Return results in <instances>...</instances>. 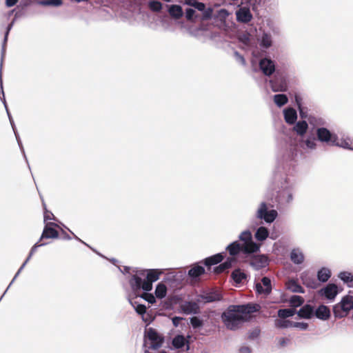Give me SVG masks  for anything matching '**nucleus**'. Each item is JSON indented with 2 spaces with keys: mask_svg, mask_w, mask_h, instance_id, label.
I'll list each match as a JSON object with an SVG mask.
<instances>
[{
  "mask_svg": "<svg viewBox=\"0 0 353 353\" xmlns=\"http://www.w3.org/2000/svg\"><path fill=\"white\" fill-rule=\"evenodd\" d=\"M328 123L323 117H311L310 130L302 138L301 142L283 132L276 136V166L272 176V188L276 191L277 209L283 210L293 200L294 173L296 172L301 148L306 151L337 145L338 134L328 129Z\"/></svg>",
  "mask_w": 353,
  "mask_h": 353,
  "instance_id": "f257e3e1",
  "label": "nucleus"
},
{
  "mask_svg": "<svg viewBox=\"0 0 353 353\" xmlns=\"http://www.w3.org/2000/svg\"><path fill=\"white\" fill-rule=\"evenodd\" d=\"M252 66L254 72H261L266 77L274 74L272 79H265V81L274 92L287 91L293 81L294 74L290 67L286 65L276 67V61L271 58L262 59L256 66L252 61Z\"/></svg>",
  "mask_w": 353,
  "mask_h": 353,
  "instance_id": "f03ea898",
  "label": "nucleus"
},
{
  "mask_svg": "<svg viewBox=\"0 0 353 353\" xmlns=\"http://www.w3.org/2000/svg\"><path fill=\"white\" fill-rule=\"evenodd\" d=\"M224 256L225 252H221L193 263L192 267L186 272V277L196 281L203 274L223 272L225 270L232 268V264L234 263V259L232 258H226L222 262Z\"/></svg>",
  "mask_w": 353,
  "mask_h": 353,
  "instance_id": "7ed1b4c3",
  "label": "nucleus"
},
{
  "mask_svg": "<svg viewBox=\"0 0 353 353\" xmlns=\"http://www.w3.org/2000/svg\"><path fill=\"white\" fill-rule=\"evenodd\" d=\"M238 305H230L221 314V320L225 328L230 331L240 330L248 322V317L243 316Z\"/></svg>",
  "mask_w": 353,
  "mask_h": 353,
  "instance_id": "20e7f679",
  "label": "nucleus"
},
{
  "mask_svg": "<svg viewBox=\"0 0 353 353\" xmlns=\"http://www.w3.org/2000/svg\"><path fill=\"white\" fill-rule=\"evenodd\" d=\"M272 34L266 31H263L258 39V44L252 47V55L258 62L264 58H268L269 50L273 46ZM259 63H258L259 64Z\"/></svg>",
  "mask_w": 353,
  "mask_h": 353,
  "instance_id": "39448f33",
  "label": "nucleus"
},
{
  "mask_svg": "<svg viewBox=\"0 0 353 353\" xmlns=\"http://www.w3.org/2000/svg\"><path fill=\"white\" fill-rule=\"evenodd\" d=\"M165 13H161L158 17V21L165 28H168L173 23V20L176 22V20L182 17L183 15V11L181 6L179 4H165Z\"/></svg>",
  "mask_w": 353,
  "mask_h": 353,
  "instance_id": "423d86ee",
  "label": "nucleus"
},
{
  "mask_svg": "<svg viewBox=\"0 0 353 353\" xmlns=\"http://www.w3.org/2000/svg\"><path fill=\"white\" fill-rule=\"evenodd\" d=\"M143 268H134L132 274L128 278V283L130 287V292L128 294H135L137 292H148V290L145 288L146 281L144 278Z\"/></svg>",
  "mask_w": 353,
  "mask_h": 353,
  "instance_id": "0eeeda50",
  "label": "nucleus"
},
{
  "mask_svg": "<svg viewBox=\"0 0 353 353\" xmlns=\"http://www.w3.org/2000/svg\"><path fill=\"white\" fill-rule=\"evenodd\" d=\"M165 3H163L158 0H149L147 2L136 1V13L141 14L146 19L150 18V11L161 12L163 13Z\"/></svg>",
  "mask_w": 353,
  "mask_h": 353,
  "instance_id": "6e6552de",
  "label": "nucleus"
},
{
  "mask_svg": "<svg viewBox=\"0 0 353 353\" xmlns=\"http://www.w3.org/2000/svg\"><path fill=\"white\" fill-rule=\"evenodd\" d=\"M276 210L273 208L271 203L262 201L255 212V219L263 221L268 224L272 223L278 217Z\"/></svg>",
  "mask_w": 353,
  "mask_h": 353,
  "instance_id": "1a4fd4ad",
  "label": "nucleus"
},
{
  "mask_svg": "<svg viewBox=\"0 0 353 353\" xmlns=\"http://www.w3.org/2000/svg\"><path fill=\"white\" fill-rule=\"evenodd\" d=\"M225 256L222 262H223L226 258H232L234 259V263L232 264V267L238 263V260L236 256L240 254H254L250 251V248H247L246 245L240 243V241L235 240L229 243L225 247Z\"/></svg>",
  "mask_w": 353,
  "mask_h": 353,
  "instance_id": "9d476101",
  "label": "nucleus"
},
{
  "mask_svg": "<svg viewBox=\"0 0 353 353\" xmlns=\"http://www.w3.org/2000/svg\"><path fill=\"white\" fill-rule=\"evenodd\" d=\"M343 290L341 285H336L332 281L328 282L325 286L321 288L318 291V294L320 296L325 298L329 303L335 301L336 296L340 294Z\"/></svg>",
  "mask_w": 353,
  "mask_h": 353,
  "instance_id": "9b49d317",
  "label": "nucleus"
},
{
  "mask_svg": "<svg viewBox=\"0 0 353 353\" xmlns=\"http://www.w3.org/2000/svg\"><path fill=\"white\" fill-rule=\"evenodd\" d=\"M242 33L237 36L239 46L243 50H251V37L256 34L257 26L250 25L249 28H243Z\"/></svg>",
  "mask_w": 353,
  "mask_h": 353,
  "instance_id": "f8f14e48",
  "label": "nucleus"
},
{
  "mask_svg": "<svg viewBox=\"0 0 353 353\" xmlns=\"http://www.w3.org/2000/svg\"><path fill=\"white\" fill-rule=\"evenodd\" d=\"M237 240L242 245H245L247 248H250V251L254 254L260 252L261 243L258 244L256 241H253L252 234L250 229L242 231L239 235Z\"/></svg>",
  "mask_w": 353,
  "mask_h": 353,
  "instance_id": "ddd939ff",
  "label": "nucleus"
},
{
  "mask_svg": "<svg viewBox=\"0 0 353 353\" xmlns=\"http://www.w3.org/2000/svg\"><path fill=\"white\" fill-rule=\"evenodd\" d=\"M254 290L257 295H262L265 297L270 296L272 291V280L270 276H263L261 283L254 282Z\"/></svg>",
  "mask_w": 353,
  "mask_h": 353,
  "instance_id": "4468645a",
  "label": "nucleus"
},
{
  "mask_svg": "<svg viewBox=\"0 0 353 353\" xmlns=\"http://www.w3.org/2000/svg\"><path fill=\"white\" fill-rule=\"evenodd\" d=\"M147 337L150 341L149 349L158 350L162 347L164 337L155 328L150 327L147 329Z\"/></svg>",
  "mask_w": 353,
  "mask_h": 353,
  "instance_id": "2eb2a0df",
  "label": "nucleus"
},
{
  "mask_svg": "<svg viewBox=\"0 0 353 353\" xmlns=\"http://www.w3.org/2000/svg\"><path fill=\"white\" fill-rule=\"evenodd\" d=\"M235 15L236 21L242 23L243 28H249L250 25H254L252 23L253 15L249 7L243 6L239 8L236 10Z\"/></svg>",
  "mask_w": 353,
  "mask_h": 353,
  "instance_id": "dca6fc26",
  "label": "nucleus"
},
{
  "mask_svg": "<svg viewBox=\"0 0 353 353\" xmlns=\"http://www.w3.org/2000/svg\"><path fill=\"white\" fill-rule=\"evenodd\" d=\"M210 315L208 314H193L188 318V324L195 331L201 330L206 323H208Z\"/></svg>",
  "mask_w": 353,
  "mask_h": 353,
  "instance_id": "f3484780",
  "label": "nucleus"
},
{
  "mask_svg": "<svg viewBox=\"0 0 353 353\" xmlns=\"http://www.w3.org/2000/svg\"><path fill=\"white\" fill-rule=\"evenodd\" d=\"M143 275L146 284L145 288L151 292L153 288V283L160 279V275L162 273L161 269H144Z\"/></svg>",
  "mask_w": 353,
  "mask_h": 353,
  "instance_id": "a211bd4d",
  "label": "nucleus"
},
{
  "mask_svg": "<svg viewBox=\"0 0 353 353\" xmlns=\"http://www.w3.org/2000/svg\"><path fill=\"white\" fill-rule=\"evenodd\" d=\"M311 117H319L318 116H310L309 120H306V119H300L299 121L296 120V122L293 124L294 125V126H293L294 130L296 132V133L298 135L301 136V138L305 137L307 134L308 131L310 130ZM288 135L292 137V135H290V134H288ZM292 137H293V136H292ZM295 139H296L300 142H301V141H302V139H301V140L298 139L296 137H295Z\"/></svg>",
  "mask_w": 353,
  "mask_h": 353,
  "instance_id": "6ab92c4d",
  "label": "nucleus"
},
{
  "mask_svg": "<svg viewBox=\"0 0 353 353\" xmlns=\"http://www.w3.org/2000/svg\"><path fill=\"white\" fill-rule=\"evenodd\" d=\"M192 7L196 12H200L199 14L201 20L205 21L212 18L213 8L210 6L207 7L205 3L197 1Z\"/></svg>",
  "mask_w": 353,
  "mask_h": 353,
  "instance_id": "aec40b11",
  "label": "nucleus"
},
{
  "mask_svg": "<svg viewBox=\"0 0 353 353\" xmlns=\"http://www.w3.org/2000/svg\"><path fill=\"white\" fill-rule=\"evenodd\" d=\"M186 278L185 271H179L174 273H170L163 279V281L167 282L170 286H177L183 283Z\"/></svg>",
  "mask_w": 353,
  "mask_h": 353,
  "instance_id": "412c9836",
  "label": "nucleus"
},
{
  "mask_svg": "<svg viewBox=\"0 0 353 353\" xmlns=\"http://www.w3.org/2000/svg\"><path fill=\"white\" fill-rule=\"evenodd\" d=\"M314 305H310L308 303L303 304L299 310H296V319H311L314 318Z\"/></svg>",
  "mask_w": 353,
  "mask_h": 353,
  "instance_id": "4be33fe9",
  "label": "nucleus"
},
{
  "mask_svg": "<svg viewBox=\"0 0 353 353\" xmlns=\"http://www.w3.org/2000/svg\"><path fill=\"white\" fill-rule=\"evenodd\" d=\"M248 264L254 270L259 271L268 266L269 259L265 254H261L259 256H256L254 260L250 261Z\"/></svg>",
  "mask_w": 353,
  "mask_h": 353,
  "instance_id": "5701e85b",
  "label": "nucleus"
},
{
  "mask_svg": "<svg viewBox=\"0 0 353 353\" xmlns=\"http://www.w3.org/2000/svg\"><path fill=\"white\" fill-rule=\"evenodd\" d=\"M331 316V312L329 307L323 304L319 305L317 307L314 306V317L321 320L327 321Z\"/></svg>",
  "mask_w": 353,
  "mask_h": 353,
  "instance_id": "b1692460",
  "label": "nucleus"
},
{
  "mask_svg": "<svg viewBox=\"0 0 353 353\" xmlns=\"http://www.w3.org/2000/svg\"><path fill=\"white\" fill-rule=\"evenodd\" d=\"M134 298L132 294H128L127 299L129 303L132 306L136 313L140 316H143L147 312V307L145 304L139 303L137 299Z\"/></svg>",
  "mask_w": 353,
  "mask_h": 353,
  "instance_id": "393cba45",
  "label": "nucleus"
},
{
  "mask_svg": "<svg viewBox=\"0 0 353 353\" xmlns=\"http://www.w3.org/2000/svg\"><path fill=\"white\" fill-rule=\"evenodd\" d=\"M199 305L194 301H185L180 305L179 312L183 314H195L199 310Z\"/></svg>",
  "mask_w": 353,
  "mask_h": 353,
  "instance_id": "a878e982",
  "label": "nucleus"
},
{
  "mask_svg": "<svg viewBox=\"0 0 353 353\" xmlns=\"http://www.w3.org/2000/svg\"><path fill=\"white\" fill-rule=\"evenodd\" d=\"M290 259L294 265H300L305 261V255L300 248H293L290 252Z\"/></svg>",
  "mask_w": 353,
  "mask_h": 353,
  "instance_id": "bb28decb",
  "label": "nucleus"
},
{
  "mask_svg": "<svg viewBox=\"0 0 353 353\" xmlns=\"http://www.w3.org/2000/svg\"><path fill=\"white\" fill-rule=\"evenodd\" d=\"M332 276L331 270L325 266H322L316 272V279L319 283H326Z\"/></svg>",
  "mask_w": 353,
  "mask_h": 353,
  "instance_id": "cd10ccee",
  "label": "nucleus"
},
{
  "mask_svg": "<svg viewBox=\"0 0 353 353\" xmlns=\"http://www.w3.org/2000/svg\"><path fill=\"white\" fill-rule=\"evenodd\" d=\"M337 304L340 305L342 310L347 312L353 310V295L352 292H348L346 295H344Z\"/></svg>",
  "mask_w": 353,
  "mask_h": 353,
  "instance_id": "c85d7f7f",
  "label": "nucleus"
},
{
  "mask_svg": "<svg viewBox=\"0 0 353 353\" xmlns=\"http://www.w3.org/2000/svg\"><path fill=\"white\" fill-rule=\"evenodd\" d=\"M283 114L285 121L289 124H294L297 120V110L293 108L287 107L283 109Z\"/></svg>",
  "mask_w": 353,
  "mask_h": 353,
  "instance_id": "c756f323",
  "label": "nucleus"
},
{
  "mask_svg": "<svg viewBox=\"0 0 353 353\" xmlns=\"http://www.w3.org/2000/svg\"><path fill=\"white\" fill-rule=\"evenodd\" d=\"M301 279L303 283V285L309 289L316 290L319 287V283L317 281V279H314L312 276H310L307 275L306 272H303L301 274Z\"/></svg>",
  "mask_w": 353,
  "mask_h": 353,
  "instance_id": "7c9ffc66",
  "label": "nucleus"
},
{
  "mask_svg": "<svg viewBox=\"0 0 353 353\" xmlns=\"http://www.w3.org/2000/svg\"><path fill=\"white\" fill-rule=\"evenodd\" d=\"M59 232L54 228H43L42 233L40 236L39 241L46 239H59Z\"/></svg>",
  "mask_w": 353,
  "mask_h": 353,
  "instance_id": "2f4dec72",
  "label": "nucleus"
},
{
  "mask_svg": "<svg viewBox=\"0 0 353 353\" xmlns=\"http://www.w3.org/2000/svg\"><path fill=\"white\" fill-rule=\"evenodd\" d=\"M231 276L234 281L235 286L238 287L244 281L248 280V274L238 268L232 272Z\"/></svg>",
  "mask_w": 353,
  "mask_h": 353,
  "instance_id": "473e14b6",
  "label": "nucleus"
},
{
  "mask_svg": "<svg viewBox=\"0 0 353 353\" xmlns=\"http://www.w3.org/2000/svg\"><path fill=\"white\" fill-rule=\"evenodd\" d=\"M185 342H187V340L185 339L183 334L179 332L172 339V347H170V350H174L180 349L185 345Z\"/></svg>",
  "mask_w": 353,
  "mask_h": 353,
  "instance_id": "72a5a7b5",
  "label": "nucleus"
},
{
  "mask_svg": "<svg viewBox=\"0 0 353 353\" xmlns=\"http://www.w3.org/2000/svg\"><path fill=\"white\" fill-rule=\"evenodd\" d=\"M238 306L243 315V316L248 317V315L254 313L259 310V306L257 304L252 303H248L246 304H238Z\"/></svg>",
  "mask_w": 353,
  "mask_h": 353,
  "instance_id": "f704fd0d",
  "label": "nucleus"
},
{
  "mask_svg": "<svg viewBox=\"0 0 353 353\" xmlns=\"http://www.w3.org/2000/svg\"><path fill=\"white\" fill-rule=\"evenodd\" d=\"M289 97L292 103L296 108H299L303 103V95L301 92L296 90H292L289 92Z\"/></svg>",
  "mask_w": 353,
  "mask_h": 353,
  "instance_id": "c9c22d12",
  "label": "nucleus"
},
{
  "mask_svg": "<svg viewBox=\"0 0 353 353\" xmlns=\"http://www.w3.org/2000/svg\"><path fill=\"white\" fill-rule=\"evenodd\" d=\"M337 276L348 288H353V274L352 272L341 271Z\"/></svg>",
  "mask_w": 353,
  "mask_h": 353,
  "instance_id": "e433bc0d",
  "label": "nucleus"
},
{
  "mask_svg": "<svg viewBox=\"0 0 353 353\" xmlns=\"http://www.w3.org/2000/svg\"><path fill=\"white\" fill-rule=\"evenodd\" d=\"M201 300L203 303H210L220 300V296L216 292H204L200 295Z\"/></svg>",
  "mask_w": 353,
  "mask_h": 353,
  "instance_id": "4c0bfd02",
  "label": "nucleus"
},
{
  "mask_svg": "<svg viewBox=\"0 0 353 353\" xmlns=\"http://www.w3.org/2000/svg\"><path fill=\"white\" fill-rule=\"evenodd\" d=\"M203 31L205 36L209 37L211 40L216 41V38L221 37V34L218 31H211L203 26L196 27L195 32Z\"/></svg>",
  "mask_w": 353,
  "mask_h": 353,
  "instance_id": "58836bf2",
  "label": "nucleus"
},
{
  "mask_svg": "<svg viewBox=\"0 0 353 353\" xmlns=\"http://www.w3.org/2000/svg\"><path fill=\"white\" fill-rule=\"evenodd\" d=\"M273 101L274 104L280 108L288 103L289 98L283 93L275 94L273 95Z\"/></svg>",
  "mask_w": 353,
  "mask_h": 353,
  "instance_id": "ea45409f",
  "label": "nucleus"
},
{
  "mask_svg": "<svg viewBox=\"0 0 353 353\" xmlns=\"http://www.w3.org/2000/svg\"><path fill=\"white\" fill-rule=\"evenodd\" d=\"M269 236V230L265 226H260L256 229L254 233L256 240L263 242Z\"/></svg>",
  "mask_w": 353,
  "mask_h": 353,
  "instance_id": "a19ab883",
  "label": "nucleus"
},
{
  "mask_svg": "<svg viewBox=\"0 0 353 353\" xmlns=\"http://www.w3.org/2000/svg\"><path fill=\"white\" fill-rule=\"evenodd\" d=\"M185 17L191 21L196 22L201 21L199 14L195 11L193 7H188L185 10Z\"/></svg>",
  "mask_w": 353,
  "mask_h": 353,
  "instance_id": "79ce46f5",
  "label": "nucleus"
},
{
  "mask_svg": "<svg viewBox=\"0 0 353 353\" xmlns=\"http://www.w3.org/2000/svg\"><path fill=\"white\" fill-rule=\"evenodd\" d=\"M230 15L229 11L225 8H221L216 11V13L212 12V18L211 19H214L215 21L222 22L226 19V18Z\"/></svg>",
  "mask_w": 353,
  "mask_h": 353,
  "instance_id": "37998d69",
  "label": "nucleus"
},
{
  "mask_svg": "<svg viewBox=\"0 0 353 353\" xmlns=\"http://www.w3.org/2000/svg\"><path fill=\"white\" fill-rule=\"evenodd\" d=\"M154 294H155V297L158 298L159 299H165L167 296V288L162 283V281L158 283L156 285Z\"/></svg>",
  "mask_w": 353,
  "mask_h": 353,
  "instance_id": "c03bdc74",
  "label": "nucleus"
},
{
  "mask_svg": "<svg viewBox=\"0 0 353 353\" xmlns=\"http://www.w3.org/2000/svg\"><path fill=\"white\" fill-rule=\"evenodd\" d=\"M133 297L141 298L150 304H154L156 303V297L152 294H151L150 292H143L142 294H141V292H137L133 295Z\"/></svg>",
  "mask_w": 353,
  "mask_h": 353,
  "instance_id": "a18cd8bd",
  "label": "nucleus"
},
{
  "mask_svg": "<svg viewBox=\"0 0 353 353\" xmlns=\"http://www.w3.org/2000/svg\"><path fill=\"white\" fill-rule=\"evenodd\" d=\"M294 321L289 319H279L275 320V327L279 330H284L289 327H293Z\"/></svg>",
  "mask_w": 353,
  "mask_h": 353,
  "instance_id": "49530a36",
  "label": "nucleus"
},
{
  "mask_svg": "<svg viewBox=\"0 0 353 353\" xmlns=\"http://www.w3.org/2000/svg\"><path fill=\"white\" fill-rule=\"evenodd\" d=\"M278 316L281 319H285L293 317L295 314H296V310L294 309H279L277 311Z\"/></svg>",
  "mask_w": 353,
  "mask_h": 353,
  "instance_id": "de8ad7c7",
  "label": "nucleus"
},
{
  "mask_svg": "<svg viewBox=\"0 0 353 353\" xmlns=\"http://www.w3.org/2000/svg\"><path fill=\"white\" fill-rule=\"evenodd\" d=\"M304 300L301 296L294 294L290 297L289 304L292 307L296 308L303 304Z\"/></svg>",
  "mask_w": 353,
  "mask_h": 353,
  "instance_id": "09e8293b",
  "label": "nucleus"
},
{
  "mask_svg": "<svg viewBox=\"0 0 353 353\" xmlns=\"http://www.w3.org/2000/svg\"><path fill=\"white\" fill-rule=\"evenodd\" d=\"M8 40V35L3 36V39L1 44V59H0V73L3 72V64L4 57L6 56V45Z\"/></svg>",
  "mask_w": 353,
  "mask_h": 353,
  "instance_id": "8fccbe9b",
  "label": "nucleus"
},
{
  "mask_svg": "<svg viewBox=\"0 0 353 353\" xmlns=\"http://www.w3.org/2000/svg\"><path fill=\"white\" fill-rule=\"evenodd\" d=\"M288 290L294 293H305V289L301 284L295 281H292L288 287Z\"/></svg>",
  "mask_w": 353,
  "mask_h": 353,
  "instance_id": "3c124183",
  "label": "nucleus"
},
{
  "mask_svg": "<svg viewBox=\"0 0 353 353\" xmlns=\"http://www.w3.org/2000/svg\"><path fill=\"white\" fill-rule=\"evenodd\" d=\"M332 312L334 316L336 319H342L345 317L347 313V312L342 310L341 307H340V305L337 303L332 307Z\"/></svg>",
  "mask_w": 353,
  "mask_h": 353,
  "instance_id": "603ef678",
  "label": "nucleus"
},
{
  "mask_svg": "<svg viewBox=\"0 0 353 353\" xmlns=\"http://www.w3.org/2000/svg\"><path fill=\"white\" fill-rule=\"evenodd\" d=\"M248 339L250 341H255L259 339L261 335V329L259 326L255 327L252 330H249L247 333Z\"/></svg>",
  "mask_w": 353,
  "mask_h": 353,
  "instance_id": "864d4df0",
  "label": "nucleus"
},
{
  "mask_svg": "<svg viewBox=\"0 0 353 353\" xmlns=\"http://www.w3.org/2000/svg\"><path fill=\"white\" fill-rule=\"evenodd\" d=\"M297 110L299 111L300 119L309 120L310 116H314L312 114H308V108L304 105H302L299 108H297Z\"/></svg>",
  "mask_w": 353,
  "mask_h": 353,
  "instance_id": "5fc2aeb1",
  "label": "nucleus"
},
{
  "mask_svg": "<svg viewBox=\"0 0 353 353\" xmlns=\"http://www.w3.org/2000/svg\"><path fill=\"white\" fill-rule=\"evenodd\" d=\"M337 145H334V147L341 148L343 149L349 150L353 151V146L351 145L347 140L341 139L340 141L339 137H338V140L336 141Z\"/></svg>",
  "mask_w": 353,
  "mask_h": 353,
  "instance_id": "6e6d98bb",
  "label": "nucleus"
},
{
  "mask_svg": "<svg viewBox=\"0 0 353 353\" xmlns=\"http://www.w3.org/2000/svg\"><path fill=\"white\" fill-rule=\"evenodd\" d=\"M118 270L121 272L123 275L127 276V279L130 278V275L132 274V270L134 268L128 265L123 266H117Z\"/></svg>",
  "mask_w": 353,
  "mask_h": 353,
  "instance_id": "4d7b16f0",
  "label": "nucleus"
},
{
  "mask_svg": "<svg viewBox=\"0 0 353 353\" xmlns=\"http://www.w3.org/2000/svg\"><path fill=\"white\" fill-rule=\"evenodd\" d=\"M50 243L49 242H46V241H39V239L38 240V241H37L32 246V248H30V254H33L37 252V249L40 247H43V246H46L47 245H48Z\"/></svg>",
  "mask_w": 353,
  "mask_h": 353,
  "instance_id": "13d9d810",
  "label": "nucleus"
},
{
  "mask_svg": "<svg viewBox=\"0 0 353 353\" xmlns=\"http://www.w3.org/2000/svg\"><path fill=\"white\" fill-rule=\"evenodd\" d=\"M16 140H17V142L18 143V145H19V148L20 149V151H21V154L23 155V157L26 163H27L29 170H30V164H29V162H28V160L26 152H25V149L23 148V143H22V141L21 140L20 137L19 138H16Z\"/></svg>",
  "mask_w": 353,
  "mask_h": 353,
  "instance_id": "bf43d9fd",
  "label": "nucleus"
},
{
  "mask_svg": "<svg viewBox=\"0 0 353 353\" xmlns=\"http://www.w3.org/2000/svg\"><path fill=\"white\" fill-rule=\"evenodd\" d=\"M0 92L2 94V97H0V99H1L3 106L6 105L8 103H7V101L6 99L5 92L3 90V72L0 73Z\"/></svg>",
  "mask_w": 353,
  "mask_h": 353,
  "instance_id": "052dcab7",
  "label": "nucleus"
},
{
  "mask_svg": "<svg viewBox=\"0 0 353 353\" xmlns=\"http://www.w3.org/2000/svg\"><path fill=\"white\" fill-rule=\"evenodd\" d=\"M293 327H296L300 329L301 330L305 331L309 328V324L304 321H294Z\"/></svg>",
  "mask_w": 353,
  "mask_h": 353,
  "instance_id": "680f3d73",
  "label": "nucleus"
},
{
  "mask_svg": "<svg viewBox=\"0 0 353 353\" xmlns=\"http://www.w3.org/2000/svg\"><path fill=\"white\" fill-rule=\"evenodd\" d=\"M234 57L237 62L242 65H246V61L244 57L237 50H234Z\"/></svg>",
  "mask_w": 353,
  "mask_h": 353,
  "instance_id": "e2e57ef3",
  "label": "nucleus"
},
{
  "mask_svg": "<svg viewBox=\"0 0 353 353\" xmlns=\"http://www.w3.org/2000/svg\"><path fill=\"white\" fill-rule=\"evenodd\" d=\"M276 339L278 340V343L276 346L279 348H283L286 347L290 341V339L287 337H281Z\"/></svg>",
  "mask_w": 353,
  "mask_h": 353,
  "instance_id": "0e129e2a",
  "label": "nucleus"
},
{
  "mask_svg": "<svg viewBox=\"0 0 353 353\" xmlns=\"http://www.w3.org/2000/svg\"><path fill=\"white\" fill-rule=\"evenodd\" d=\"M39 196L41 199L42 207H43V220L46 221H49L50 218L48 217V212H50V210H48V208H47V205L44 201L43 196L41 194H39Z\"/></svg>",
  "mask_w": 353,
  "mask_h": 353,
  "instance_id": "69168bd1",
  "label": "nucleus"
},
{
  "mask_svg": "<svg viewBox=\"0 0 353 353\" xmlns=\"http://www.w3.org/2000/svg\"><path fill=\"white\" fill-rule=\"evenodd\" d=\"M279 232L275 228V226L274 225L272 228V230L269 231L268 238L271 239L272 240H276L279 236Z\"/></svg>",
  "mask_w": 353,
  "mask_h": 353,
  "instance_id": "338daca9",
  "label": "nucleus"
},
{
  "mask_svg": "<svg viewBox=\"0 0 353 353\" xmlns=\"http://www.w3.org/2000/svg\"><path fill=\"white\" fill-rule=\"evenodd\" d=\"M252 349L250 346L243 345L238 351V353H252Z\"/></svg>",
  "mask_w": 353,
  "mask_h": 353,
  "instance_id": "774afa93",
  "label": "nucleus"
}]
</instances>
